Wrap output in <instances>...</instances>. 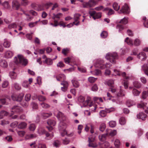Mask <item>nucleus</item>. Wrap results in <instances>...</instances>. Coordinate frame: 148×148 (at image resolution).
Masks as SVG:
<instances>
[{"label": "nucleus", "instance_id": "1", "mask_svg": "<svg viewBox=\"0 0 148 148\" xmlns=\"http://www.w3.org/2000/svg\"><path fill=\"white\" fill-rule=\"evenodd\" d=\"M111 65L110 63H106V64L104 63V61L101 60H98L95 63V66L96 67L103 69L105 68L110 67Z\"/></svg>", "mask_w": 148, "mask_h": 148}, {"label": "nucleus", "instance_id": "2", "mask_svg": "<svg viewBox=\"0 0 148 148\" xmlns=\"http://www.w3.org/2000/svg\"><path fill=\"white\" fill-rule=\"evenodd\" d=\"M106 58L111 63H115L116 62V60L118 58V55L116 52L109 53L106 54Z\"/></svg>", "mask_w": 148, "mask_h": 148}, {"label": "nucleus", "instance_id": "3", "mask_svg": "<svg viewBox=\"0 0 148 148\" xmlns=\"http://www.w3.org/2000/svg\"><path fill=\"white\" fill-rule=\"evenodd\" d=\"M109 91L112 92L113 95H114V96L116 98V100H118V97H122L125 95L121 90L119 91L120 92H119L118 89L114 88L113 87L109 88Z\"/></svg>", "mask_w": 148, "mask_h": 148}, {"label": "nucleus", "instance_id": "4", "mask_svg": "<svg viewBox=\"0 0 148 148\" xmlns=\"http://www.w3.org/2000/svg\"><path fill=\"white\" fill-rule=\"evenodd\" d=\"M14 60L16 64H18L19 63L24 66L27 65L28 63L27 60L24 58L23 56L20 55H18V58L16 57H15Z\"/></svg>", "mask_w": 148, "mask_h": 148}, {"label": "nucleus", "instance_id": "5", "mask_svg": "<svg viewBox=\"0 0 148 148\" xmlns=\"http://www.w3.org/2000/svg\"><path fill=\"white\" fill-rule=\"evenodd\" d=\"M97 3V1L95 0H90L88 2H84L82 5L84 8H88L95 6Z\"/></svg>", "mask_w": 148, "mask_h": 148}, {"label": "nucleus", "instance_id": "6", "mask_svg": "<svg viewBox=\"0 0 148 148\" xmlns=\"http://www.w3.org/2000/svg\"><path fill=\"white\" fill-rule=\"evenodd\" d=\"M65 124L62 122H61L59 124L58 128L60 131L61 135L63 136L65 135H67V132L65 130L66 126L64 125Z\"/></svg>", "mask_w": 148, "mask_h": 148}, {"label": "nucleus", "instance_id": "7", "mask_svg": "<svg viewBox=\"0 0 148 148\" xmlns=\"http://www.w3.org/2000/svg\"><path fill=\"white\" fill-rule=\"evenodd\" d=\"M89 13L90 14V18L92 17L94 20L96 19H98L101 18V13H96L94 11H90L89 12Z\"/></svg>", "mask_w": 148, "mask_h": 148}, {"label": "nucleus", "instance_id": "8", "mask_svg": "<svg viewBox=\"0 0 148 148\" xmlns=\"http://www.w3.org/2000/svg\"><path fill=\"white\" fill-rule=\"evenodd\" d=\"M11 111L14 113H20L23 111L22 108L17 105L11 107Z\"/></svg>", "mask_w": 148, "mask_h": 148}, {"label": "nucleus", "instance_id": "9", "mask_svg": "<svg viewBox=\"0 0 148 148\" xmlns=\"http://www.w3.org/2000/svg\"><path fill=\"white\" fill-rule=\"evenodd\" d=\"M24 95L23 93H21L19 95H13L11 97L13 101H20L22 100Z\"/></svg>", "mask_w": 148, "mask_h": 148}, {"label": "nucleus", "instance_id": "10", "mask_svg": "<svg viewBox=\"0 0 148 148\" xmlns=\"http://www.w3.org/2000/svg\"><path fill=\"white\" fill-rule=\"evenodd\" d=\"M137 57L141 59V61H144L147 58V56L145 53L143 52H141L140 53L138 54L137 55Z\"/></svg>", "mask_w": 148, "mask_h": 148}, {"label": "nucleus", "instance_id": "11", "mask_svg": "<svg viewBox=\"0 0 148 148\" xmlns=\"http://www.w3.org/2000/svg\"><path fill=\"white\" fill-rule=\"evenodd\" d=\"M61 84L63 86V87H61L62 91L64 92L66 91L67 90L69 86L68 82L67 81H64L61 83Z\"/></svg>", "mask_w": 148, "mask_h": 148}, {"label": "nucleus", "instance_id": "12", "mask_svg": "<svg viewBox=\"0 0 148 148\" xmlns=\"http://www.w3.org/2000/svg\"><path fill=\"white\" fill-rule=\"evenodd\" d=\"M146 103H141L138 104L137 105V107L139 108H143V109L145 110V111L146 113H148V107L146 106Z\"/></svg>", "mask_w": 148, "mask_h": 148}, {"label": "nucleus", "instance_id": "13", "mask_svg": "<svg viewBox=\"0 0 148 148\" xmlns=\"http://www.w3.org/2000/svg\"><path fill=\"white\" fill-rule=\"evenodd\" d=\"M10 100V99L8 97L0 99V108H1L2 106L1 104H7Z\"/></svg>", "mask_w": 148, "mask_h": 148}, {"label": "nucleus", "instance_id": "14", "mask_svg": "<svg viewBox=\"0 0 148 148\" xmlns=\"http://www.w3.org/2000/svg\"><path fill=\"white\" fill-rule=\"evenodd\" d=\"M147 116L146 114L143 112H140L137 115L138 119H141L142 120H144Z\"/></svg>", "mask_w": 148, "mask_h": 148}, {"label": "nucleus", "instance_id": "15", "mask_svg": "<svg viewBox=\"0 0 148 148\" xmlns=\"http://www.w3.org/2000/svg\"><path fill=\"white\" fill-rule=\"evenodd\" d=\"M0 66L3 68H5L8 66V64L5 60H0Z\"/></svg>", "mask_w": 148, "mask_h": 148}, {"label": "nucleus", "instance_id": "16", "mask_svg": "<svg viewBox=\"0 0 148 148\" xmlns=\"http://www.w3.org/2000/svg\"><path fill=\"white\" fill-rule=\"evenodd\" d=\"M119 14H128L130 12V10H115Z\"/></svg>", "mask_w": 148, "mask_h": 148}, {"label": "nucleus", "instance_id": "17", "mask_svg": "<svg viewBox=\"0 0 148 148\" xmlns=\"http://www.w3.org/2000/svg\"><path fill=\"white\" fill-rule=\"evenodd\" d=\"M53 146L56 147H59L61 145V143L60 141L58 140H54L53 143Z\"/></svg>", "mask_w": 148, "mask_h": 148}, {"label": "nucleus", "instance_id": "18", "mask_svg": "<svg viewBox=\"0 0 148 148\" xmlns=\"http://www.w3.org/2000/svg\"><path fill=\"white\" fill-rule=\"evenodd\" d=\"M12 3V6L13 8H16L17 9L19 8L20 5L18 1H13Z\"/></svg>", "mask_w": 148, "mask_h": 148}, {"label": "nucleus", "instance_id": "19", "mask_svg": "<svg viewBox=\"0 0 148 148\" xmlns=\"http://www.w3.org/2000/svg\"><path fill=\"white\" fill-rule=\"evenodd\" d=\"M57 117L59 120H64V114L61 112H58Z\"/></svg>", "mask_w": 148, "mask_h": 148}, {"label": "nucleus", "instance_id": "20", "mask_svg": "<svg viewBox=\"0 0 148 148\" xmlns=\"http://www.w3.org/2000/svg\"><path fill=\"white\" fill-rule=\"evenodd\" d=\"M13 55V53L12 52L10 51H7L5 53V56L6 58H11Z\"/></svg>", "mask_w": 148, "mask_h": 148}, {"label": "nucleus", "instance_id": "21", "mask_svg": "<svg viewBox=\"0 0 148 148\" xmlns=\"http://www.w3.org/2000/svg\"><path fill=\"white\" fill-rule=\"evenodd\" d=\"M37 135L36 134H31L27 135L25 138L27 139H29L35 138L37 137Z\"/></svg>", "mask_w": 148, "mask_h": 148}, {"label": "nucleus", "instance_id": "22", "mask_svg": "<svg viewBox=\"0 0 148 148\" xmlns=\"http://www.w3.org/2000/svg\"><path fill=\"white\" fill-rule=\"evenodd\" d=\"M27 125V124L26 123L22 122L18 124V127L21 129H24L26 127Z\"/></svg>", "mask_w": 148, "mask_h": 148}, {"label": "nucleus", "instance_id": "23", "mask_svg": "<svg viewBox=\"0 0 148 148\" xmlns=\"http://www.w3.org/2000/svg\"><path fill=\"white\" fill-rule=\"evenodd\" d=\"M10 42L8 40L5 39L3 43V46L6 48L9 47L10 46Z\"/></svg>", "mask_w": 148, "mask_h": 148}, {"label": "nucleus", "instance_id": "24", "mask_svg": "<svg viewBox=\"0 0 148 148\" xmlns=\"http://www.w3.org/2000/svg\"><path fill=\"white\" fill-rule=\"evenodd\" d=\"M142 69L145 73L148 76V66L147 64H145L143 66Z\"/></svg>", "mask_w": 148, "mask_h": 148}, {"label": "nucleus", "instance_id": "25", "mask_svg": "<svg viewBox=\"0 0 148 148\" xmlns=\"http://www.w3.org/2000/svg\"><path fill=\"white\" fill-rule=\"evenodd\" d=\"M37 133L40 135H43L46 133V131L43 128L40 127L38 130Z\"/></svg>", "mask_w": 148, "mask_h": 148}, {"label": "nucleus", "instance_id": "26", "mask_svg": "<svg viewBox=\"0 0 148 148\" xmlns=\"http://www.w3.org/2000/svg\"><path fill=\"white\" fill-rule=\"evenodd\" d=\"M62 16V14L61 13H58L57 14H53V16L52 17V19H55L56 18L59 19Z\"/></svg>", "mask_w": 148, "mask_h": 148}, {"label": "nucleus", "instance_id": "27", "mask_svg": "<svg viewBox=\"0 0 148 148\" xmlns=\"http://www.w3.org/2000/svg\"><path fill=\"white\" fill-rule=\"evenodd\" d=\"M45 62L48 65H51L53 64V60L50 58H46Z\"/></svg>", "mask_w": 148, "mask_h": 148}, {"label": "nucleus", "instance_id": "28", "mask_svg": "<svg viewBox=\"0 0 148 148\" xmlns=\"http://www.w3.org/2000/svg\"><path fill=\"white\" fill-rule=\"evenodd\" d=\"M125 42H126L128 45L132 46L133 45V42L131 39H129L128 37H127L125 40Z\"/></svg>", "mask_w": 148, "mask_h": 148}, {"label": "nucleus", "instance_id": "29", "mask_svg": "<svg viewBox=\"0 0 148 148\" xmlns=\"http://www.w3.org/2000/svg\"><path fill=\"white\" fill-rule=\"evenodd\" d=\"M47 123V124L50 126H55L56 124L55 121L51 119L48 120Z\"/></svg>", "mask_w": 148, "mask_h": 148}, {"label": "nucleus", "instance_id": "30", "mask_svg": "<svg viewBox=\"0 0 148 148\" xmlns=\"http://www.w3.org/2000/svg\"><path fill=\"white\" fill-rule=\"evenodd\" d=\"M52 114L51 113H48L43 112L41 113L42 116L45 119L47 118L48 117L51 116Z\"/></svg>", "mask_w": 148, "mask_h": 148}, {"label": "nucleus", "instance_id": "31", "mask_svg": "<svg viewBox=\"0 0 148 148\" xmlns=\"http://www.w3.org/2000/svg\"><path fill=\"white\" fill-rule=\"evenodd\" d=\"M9 75L12 79H14L16 78V74L14 72L12 71L10 72Z\"/></svg>", "mask_w": 148, "mask_h": 148}, {"label": "nucleus", "instance_id": "32", "mask_svg": "<svg viewBox=\"0 0 148 148\" xmlns=\"http://www.w3.org/2000/svg\"><path fill=\"white\" fill-rule=\"evenodd\" d=\"M143 20L144 21L143 24L144 26L147 28H148V20L146 19V18L145 16H143Z\"/></svg>", "mask_w": 148, "mask_h": 148}, {"label": "nucleus", "instance_id": "33", "mask_svg": "<svg viewBox=\"0 0 148 148\" xmlns=\"http://www.w3.org/2000/svg\"><path fill=\"white\" fill-rule=\"evenodd\" d=\"M72 82L74 87L77 88L79 86V83L77 81L75 80H72Z\"/></svg>", "mask_w": 148, "mask_h": 148}, {"label": "nucleus", "instance_id": "34", "mask_svg": "<svg viewBox=\"0 0 148 148\" xmlns=\"http://www.w3.org/2000/svg\"><path fill=\"white\" fill-rule=\"evenodd\" d=\"M40 104L42 108H43L47 109L50 107V106L49 104L44 102Z\"/></svg>", "mask_w": 148, "mask_h": 148}, {"label": "nucleus", "instance_id": "35", "mask_svg": "<svg viewBox=\"0 0 148 148\" xmlns=\"http://www.w3.org/2000/svg\"><path fill=\"white\" fill-rule=\"evenodd\" d=\"M78 101L79 102L83 103L84 106L85 98L84 97L81 96H79L78 98Z\"/></svg>", "mask_w": 148, "mask_h": 148}, {"label": "nucleus", "instance_id": "36", "mask_svg": "<svg viewBox=\"0 0 148 148\" xmlns=\"http://www.w3.org/2000/svg\"><path fill=\"white\" fill-rule=\"evenodd\" d=\"M140 92V91L135 89H133L132 90V93L134 96H138Z\"/></svg>", "mask_w": 148, "mask_h": 148}, {"label": "nucleus", "instance_id": "37", "mask_svg": "<svg viewBox=\"0 0 148 148\" xmlns=\"http://www.w3.org/2000/svg\"><path fill=\"white\" fill-rule=\"evenodd\" d=\"M120 123L121 125H124L126 123V120L124 117H122L120 118L119 119Z\"/></svg>", "mask_w": 148, "mask_h": 148}, {"label": "nucleus", "instance_id": "38", "mask_svg": "<svg viewBox=\"0 0 148 148\" xmlns=\"http://www.w3.org/2000/svg\"><path fill=\"white\" fill-rule=\"evenodd\" d=\"M134 104V103L133 101L128 100H127L126 102V104L128 107H130L131 106L133 105Z\"/></svg>", "mask_w": 148, "mask_h": 148}, {"label": "nucleus", "instance_id": "39", "mask_svg": "<svg viewBox=\"0 0 148 148\" xmlns=\"http://www.w3.org/2000/svg\"><path fill=\"white\" fill-rule=\"evenodd\" d=\"M107 96L108 98V99L109 100H112V101L114 102H115L116 101V99H112V98L113 97H115L114 96H112L111 95L110 93L109 92L107 93Z\"/></svg>", "mask_w": 148, "mask_h": 148}, {"label": "nucleus", "instance_id": "40", "mask_svg": "<svg viewBox=\"0 0 148 148\" xmlns=\"http://www.w3.org/2000/svg\"><path fill=\"white\" fill-rule=\"evenodd\" d=\"M128 23V20L125 17L121 19L119 22V23H122L123 24H126Z\"/></svg>", "mask_w": 148, "mask_h": 148}, {"label": "nucleus", "instance_id": "41", "mask_svg": "<svg viewBox=\"0 0 148 148\" xmlns=\"http://www.w3.org/2000/svg\"><path fill=\"white\" fill-rule=\"evenodd\" d=\"M107 136V134H103L99 136V140L102 141H104L105 140V138Z\"/></svg>", "mask_w": 148, "mask_h": 148}, {"label": "nucleus", "instance_id": "42", "mask_svg": "<svg viewBox=\"0 0 148 148\" xmlns=\"http://www.w3.org/2000/svg\"><path fill=\"white\" fill-rule=\"evenodd\" d=\"M114 144L116 147L118 148L120 145V140L118 139H116L114 142Z\"/></svg>", "mask_w": 148, "mask_h": 148}, {"label": "nucleus", "instance_id": "43", "mask_svg": "<svg viewBox=\"0 0 148 148\" xmlns=\"http://www.w3.org/2000/svg\"><path fill=\"white\" fill-rule=\"evenodd\" d=\"M88 141L89 143L88 144L89 146L92 147H96V145L95 144L93 143H92V141L91 140L90 138H88Z\"/></svg>", "mask_w": 148, "mask_h": 148}, {"label": "nucleus", "instance_id": "44", "mask_svg": "<svg viewBox=\"0 0 148 148\" xmlns=\"http://www.w3.org/2000/svg\"><path fill=\"white\" fill-rule=\"evenodd\" d=\"M2 6H4L5 8H9L10 7L9 2L7 1H5L3 3Z\"/></svg>", "mask_w": 148, "mask_h": 148}, {"label": "nucleus", "instance_id": "45", "mask_svg": "<svg viewBox=\"0 0 148 148\" xmlns=\"http://www.w3.org/2000/svg\"><path fill=\"white\" fill-rule=\"evenodd\" d=\"M107 84L109 86L111 87H113L114 81L112 79L109 80L107 81Z\"/></svg>", "mask_w": 148, "mask_h": 148}, {"label": "nucleus", "instance_id": "46", "mask_svg": "<svg viewBox=\"0 0 148 148\" xmlns=\"http://www.w3.org/2000/svg\"><path fill=\"white\" fill-rule=\"evenodd\" d=\"M31 6L32 8L34 9H36L38 8H41L40 7L41 6V5H40L37 4L36 3H32L31 5Z\"/></svg>", "mask_w": 148, "mask_h": 148}, {"label": "nucleus", "instance_id": "47", "mask_svg": "<svg viewBox=\"0 0 148 148\" xmlns=\"http://www.w3.org/2000/svg\"><path fill=\"white\" fill-rule=\"evenodd\" d=\"M97 79V78L90 77L88 78V81L90 83H93Z\"/></svg>", "mask_w": 148, "mask_h": 148}, {"label": "nucleus", "instance_id": "48", "mask_svg": "<svg viewBox=\"0 0 148 148\" xmlns=\"http://www.w3.org/2000/svg\"><path fill=\"white\" fill-rule=\"evenodd\" d=\"M107 112L104 110H101L99 114L102 117H104L106 115Z\"/></svg>", "mask_w": 148, "mask_h": 148}, {"label": "nucleus", "instance_id": "49", "mask_svg": "<svg viewBox=\"0 0 148 148\" xmlns=\"http://www.w3.org/2000/svg\"><path fill=\"white\" fill-rule=\"evenodd\" d=\"M141 42L140 40L138 39H136L134 42V45L135 46H138L140 44Z\"/></svg>", "mask_w": 148, "mask_h": 148}, {"label": "nucleus", "instance_id": "50", "mask_svg": "<svg viewBox=\"0 0 148 148\" xmlns=\"http://www.w3.org/2000/svg\"><path fill=\"white\" fill-rule=\"evenodd\" d=\"M52 3H51L48 2L45 3L44 5L45 8L46 9L50 8L52 6Z\"/></svg>", "mask_w": 148, "mask_h": 148}, {"label": "nucleus", "instance_id": "51", "mask_svg": "<svg viewBox=\"0 0 148 148\" xmlns=\"http://www.w3.org/2000/svg\"><path fill=\"white\" fill-rule=\"evenodd\" d=\"M105 124L104 123H102L100 125L99 129L101 131L103 132L105 130Z\"/></svg>", "mask_w": 148, "mask_h": 148}, {"label": "nucleus", "instance_id": "52", "mask_svg": "<svg viewBox=\"0 0 148 148\" xmlns=\"http://www.w3.org/2000/svg\"><path fill=\"white\" fill-rule=\"evenodd\" d=\"M133 85L135 87L137 88H139L141 86L140 84L137 81L134 82Z\"/></svg>", "mask_w": 148, "mask_h": 148}, {"label": "nucleus", "instance_id": "53", "mask_svg": "<svg viewBox=\"0 0 148 148\" xmlns=\"http://www.w3.org/2000/svg\"><path fill=\"white\" fill-rule=\"evenodd\" d=\"M116 125V122L114 121H111L109 122L110 126L112 127H114Z\"/></svg>", "mask_w": 148, "mask_h": 148}, {"label": "nucleus", "instance_id": "54", "mask_svg": "<svg viewBox=\"0 0 148 148\" xmlns=\"http://www.w3.org/2000/svg\"><path fill=\"white\" fill-rule=\"evenodd\" d=\"M38 21H36L34 22H30L29 23V26L31 28L35 26L38 23Z\"/></svg>", "mask_w": 148, "mask_h": 148}, {"label": "nucleus", "instance_id": "55", "mask_svg": "<svg viewBox=\"0 0 148 148\" xmlns=\"http://www.w3.org/2000/svg\"><path fill=\"white\" fill-rule=\"evenodd\" d=\"M89 107H93V109H91V111L92 112H95V110L97 108V107L96 106L94 105L92 103H91L90 104H89L88 105Z\"/></svg>", "mask_w": 148, "mask_h": 148}, {"label": "nucleus", "instance_id": "56", "mask_svg": "<svg viewBox=\"0 0 148 148\" xmlns=\"http://www.w3.org/2000/svg\"><path fill=\"white\" fill-rule=\"evenodd\" d=\"M29 128L31 131H34L36 129V126L34 124H31L29 126Z\"/></svg>", "mask_w": 148, "mask_h": 148}, {"label": "nucleus", "instance_id": "57", "mask_svg": "<svg viewBox=\"0 0 148 148\" xmlns=\"http://www.w3.org/2000/svg\"><path fill=\"white\" fill-rule=\"evenodd\" d=\"M108 33L107 32L104 31L101 34V36L103 38H105L108 36Z\"/></svg>", "mask_w": 148, "mask_h": 148}, {"label": "nucleus", "instance_id": "58", "mask_svg": "<svg viewBox=\"0 0 148 148\" xmlns=\"http://www.w3.org/2000/svg\"><path fill=\"white\" fill-rule=\"evenodd\" d=\"M80 15L79 14H75L74 15V18L75 21H77L79 18Z\"/></svg>", "mask_w": 148, "mask_h": 148}, {"label": "nucleus", "instance_id": "59", "mask_svg": "<svg viewBox=\"0 0 148 148\" xmlns=\"http://www.w3.org/2000/svg\"><path fill=\"white\" fill-rule=\"evenodd\" d=\"M105 110L107 113H110L115 111V109L114 108H106Z\"/></svg>", "mask_w": 148, "mask_h": 148}, {"label": "nucleus", "instance_id": "60", "mask_svg": "<svg viewBox=\"0 0 148 148\" xmlns=\"http://www.w3.org/2000/svg\"><path fill=\"white\" fill-rule=\"evenodd\" d=\"M8 27L10 29L12 28H16V25L15 23H13L9 25Z\"/></svg>", "mask_w": 148, "mask_h": 148}, {"label": "nucleus", "instance_id": "61", "mask_svg": "<svg viewBox=\"0 0 148 148\" xmlns=\"http://www.w3.org/2000/svg\"><path fill=\"white\" fill-rule=\"evenodd\" d=\"M117 29H119V32H120L121 31L123 30L124 29L123 26L121 25V24H118L116 27Z\"/></svg>", "mask_w": 148, "mask_h": 148}, {"label": "nucleus", "instance_id": "62", "mask_svg": "<svg viewBox=\"0 0 148 148\" xmlns=\"http://www.w3.org/2000/svg\"><path fill=\"white\" fill-rule=\"evenodd\" d=\"M109 135L111 136H113L115 135L116 133V130H110Z\"/></svg>", "mask_w": 148, "mask_h": 148}, {"label": "nucleus", "instance_id": "63", "mask_svg": "<svg viewBox=\"0 0 148 148\" xmlns=\"http://www.w3.org/2000/svg\"><path fill=\"white\" fill-rule=\"evenodd\" d=\"M31 95L29 94H28L26 95L25 96V100L26 101H28L30 99Z\"/></svg>", "mask_w": 148, "mask_h": 148}, {"label": "nucleus", "instance_id": "64", "mask_svg": "<svg viewBox=\"0 0 148 148\" xmlns=\"http://www.w3.org/2000/svg\"><path fill=\"white\" fill-rule=\"evenodd\" d=\"M78 69L82 73H84L86 72V69L85 68L78 67Z\"/></svg>", "mask_w": 148, "mask_h": 148}]
</instances>
